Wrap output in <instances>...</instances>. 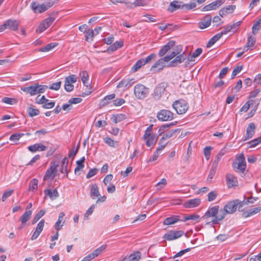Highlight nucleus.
Here are the masks:
<instances>
[{
  "instance_id": "nucleus-1",
  "label": "nucleus",
  "mask_w": 261,
  "mask_h": 261,
  "mask_svg": "<svg viewBox=\"0 0 261 261\" xmlns=\"http://www.w3.org/2000/svg\"><path fill=\"white\" fill-rule=\"evenodd\" d=\"M243 205V201L239 199H235L228 202L224 207L219 211V215L217 220L214 221L215 223H219L226 216L227 214L234 213L239 206V208Z\"/></svg>"
},
{
  "instance_id": "nucleus-2",
  "label": "nucleus",
  "mask_w": 261,
  "mask_h": 261,
  "mask_svg": "<svg viewBox=\"0 0 261 261\" xmlns=\"http://www.w3.org/2000/svg\"><path fill=\"white\" fill-rule=\"evenodd\" d=\"M182 51V46L181 45H177L174 48L172 52L168 54L167 56L169 57L170 60L173 58H175L171 61L167 67H174L177 64L184 62L186 58V55L184 54H180Z\"/></svg>"
},
{
  "instance_id": "nucleus-3",
  "label": "nucleus",
  "mask_w": 261,
  "mask_h": 261,
  "mask_svg": "<svg viewBox=\"0 0 261 261\" xmlns=\"http://www.w3.org/2000/svg\"><path fill=\"white\" fill-rule=\"evenodd\" d=\"M172 108L178 114H185L188 110L189 106L187 101L182 99L175 101L172 105Z\"/></svg>"
},
{
  "instance_id": "nucleus-4",
  "label": "nucleus",
  "mask_w": 261,
  "mask_h": 261,
  "mask_svg": "<svg viewBox=\"0 0 261 261\" xmlns=\"http://www.w3.org/2000/svg\"><path fill=\"white\" fill-rule=\"evenodd\" d=\"M149 92V88L141 84H138L134 87V94L135 96L140 99L146 97L148 94Z\"/></svg>"
},
{
  "instance_id": "nucleus-5",
  "label": "nucleus",
  "mask_w": 261,
  "mask_h": 261,
  "mask_svg": "<svg viewBox=\"0 0 261 261\" xmlns=\"http://www.w3.org/2000/svg\"><path fill=\"white\" fill-rule=\"evenodd\" d=\"M232 166L237 172L240 171L242 173L244 172L246 164L245 158L243 154H241L237 158L236 162H233L232 164Z\"/></svg>"
},
{
  "instance_id": "nucleus-6",
  "label": "nucleus",
  "mask_w": 261,
  "mask_h": 261,
  "mask_svg": "<svg viewBox=\"0 0 261 261\" xmlns=\"http://www.w3.org/2000/svg\"><path fill=\"white\" fill-rule=\"evenodd\" d=\"M54 2H48L46 3V4H38L37 2H34L32 3L31 7L32 9L35 13L39 12L42 13L48 9V8L53 6L54 4Z\"/></svg>"
},
{
  "instance_id": "nucleus-7",
  "label": "nucleus",
  "mask_w": 261,
  "mask_h": 261,
  "mask_svg": "<svg viewBox=\"0 0 261 261\" xmlns=\"http://www.w3.org/2000/svg\"><path fill=\"white\" fill-rule=\"evenodd\" d=\"M219 205H215L212 207H210L208 208V210L207 211V212L205 213L204 215L203 216V218H208L209 217H214V219L211 221L212 224H219V223H215L214 222V221H215L217 219V217L219 215Z\"/></svg>"
},
{
  "instance_id": "nucleus-8",
  "label": "nucleus",
  "mask_w": 261,
  "mask_h": 261,
  "mask_svg": "<svg viewBox=\"0 0 261 261\" xmlns=\"http://www.w3.org/2000/svg\"><path fill=\"white\" fill-rule=\"evenodd\" d=\"M77 77L75 74L70 75L66 76L65 79L64 89L68 92H70L73 91L74 86L73 83L76 82Z\"/></svg>"
},
{
  "instance_id": "nucleus-9",
  "label": "nucleus",
  "mask_w": 261,
  "mask_h": 261,
  "mask_svg": "<svg viewBox=\"0 0 261 261\" xmlns=\"http://www.w3.org/2000/svg\"><path fill=\"white\" fill-rule=\"evenodd\" d=\"M157 118L162 121H170L173 119L174 114L169 110L163 109L158 113Z\"/></svg>"
},
{
  "instance_id": "nucleus-10",
  "label": "nucleus",
  "mask_w": 261,
  "mask_h": 261,
  "mask_svg": "<svg viewBox=\"0 0 261 261\" xmlns=\"http://www.w3.org/2000/svg\"><path fill=\"white\" fill-rule=\"evenodd\" d=\"M170 60L169 57L166 55L158 60L151 67L150 70L154 72L156 71V68H158V70H163L166 67L165 62H168Z\"/></svg>"
},
{
  "instance_id": "nucleus-11",
  "label": "nucleus",
  "mask_w": 261,
  "mask_h": 261,
  "mask_svg": "<svg viewBox=\"0 0 261 261\" xmlns=\"http://www.w3.org/2000/svg\"><path fill=\"white\" fill-rule=\"evenodd\" d=\"M55 18L53 17H49L44 19L39 24L38 27L36 29V32L37 33H42L47 28L50 26L55 21Z\"/></svg>"
},
{
  "instance_id": "nucleus-12",
  "label": "nucleus",
  "mask_w": 261,
  "mask_h": 261,
  "mask_svg": "<svg viewBox=\"0 0 261 261\" xmlns=\"http://www.w3.org/2000/svg\"><path fill=\"white\" fill-rule=\"evenodd\" d=\"M59 164H56L55 162H51L50 167L47 170L45 173L43 180H46L48 178L50 177L53 179L56 176L55 172L57 171V168Z\"/></svg>"
},
{
  "instance_id": "nucleus-13",
  "label": "nucleus",
  "mask_w": 261,
  "mask_h": 261,
  "mask_svg": "<svg viewBox=\"0 0 261 261\" xmlns=\"http://www.w3.org/2000/svg\"><path fill=\"white\" fill-rule=\"evenodd\" d=\"M166 87V84L164 83H161L156 86L153 93L154 98L159 99L164 94Z\"/></svg>"
},
{
  "instance_id": "nucleus-14",
  "label": "nucleus",
  "mask_w": 261,
  "mask_h": 261,
  "mask_svg": "<svg viewBox=\"0 0 261 261\" xmlns=\"http://www.w3.org/2000/svg\"><path fill=\"white\" fill-rule=\"evenodd\" d=\"M175 45V41L174 40H170L167 42L164 46H163L159 52V56L162 57H164L166 53H167L170 49L173 48Z\"/></svg>"
},
{
  "instance_id": "nucleus-15",
  "label": "nucleus",
  "mask_w": 261,
  "mask_h": 261,
  "mask_svg": "<svg viewBox=\"0 0 261 261\" xmlns=\"http://www.w3.org/2000/svg\"><path fill=\"white\" fill-rule=\"evenodd\" d=\"M183 234L184 232L182 231H170L165 233L163 238L168 241H172L180 238Z\"/></svg>"
},
{
  "instance_id": "nucleus-16",
  "label": "nucleus",
  "mask_w": 261,
  "mask_h": 261,
  "mask_svg": "<svg viewBox=\"0 0 261 261\" xmlns=\"http://www.w3.org/2000/svg\"><path fill=\"white\" fill-rule=\"evenodd\" d=\"M225 2V0H216L203 7L202 11L216 10Z\"/></svg>"
},
{
  "instance_id": "nucleus-17",
  "label": "nucleus",
  "mask_w": 261,
  "mask_h": 261,
  "mask_svg": "<svg viewBox=\"0 0 261 261\" xmlns=\"http://www.w3.org/2000/svg\"><path fill=\"white\" fill-rule=\"evenodd\" d=\"M226 185L229 188L236 187L238 185L237 177L231 173H228L226 175Z\"/></svg>"
},
{
  "instance_id": "nucleus-18",
  "label": "nucleus",
  "mask_w": 261,
  "mask_h": 261,
  "mask_svg": "<svg viewBox=\"0 0 261 261\" xmlns=\"http://www.w3.org/2000/svg\"><path fill=\"white\" fill-rule=\"evenodd\" d=\"M6 29H10L12 31H16L19 25V22L17 20L8 19L4 22Z\"/></svg>"
},
{
  "instance_id": "nucleus-19",
  "label": "nucleus",
  "mask_w": 261,
  "mask_h": 261,
  "mask_svg": "<svg viewBox=\"0 0 261 261\" xmlns=\"http://www.w3.org/2000/svg\"><path fill=\"white\" fill-rule=\"evenodd\" d=\"M44 223L45 221L44 220L42 219L37 224L35 231L34 232L31 237L32 240H36L38 237L41 231L43 230Z\"/></svg>"
},
{
  "instance_id": "nucleus-20",
  "label": "nucleus",
  "mask_w": 261,
  "mask_h": 261,
  "mask_svg": "<svg viewBox=\"0 0 261 261\" xmlns=\"http://www.w3.org/2000/svg\"><path fill=\"white\" fill-rule=\"evenodd\" d=\"M21 90L24 92L29 93L31 96L39 94L36 83L29 87H21Z\"/></svg>"
},
{
  "instance_id": "nucleus-21",
  "label": "nucleus",
  "mask_w": 261,
  "mask_h": 261,
  "mask_svg": "<svg viewBox=\"0 0 261 261\" xmlns=\"http://www.w3.org/2000/svg\"><path fill=\"white\" fill-rule=\"evenodd\" d=\"M136 82L134 79H124L120 81L117 86V88H129L133 84Z\"/></svg>"
},
{
  "instance_id": "nucleus-22",
  "label": "nucleus",
  "mask_w": 261,
  "mask_h": 261,
  "mask_svg": "<svg viewBox=\"0 0 261 261\" xmlns=\"http://www.w3.org/2000/svg\"><path fill=\"white\" fill-rule=\"evenodd\" d=\"M261 211V206L254 207L247 211H244L242 214V217L246 218L253 216Z\"/></svg>"
},
{
  "instance_id": "nucleus-23",
  "label": "nucleus",
  "mask_w": 261,
  "mask_h": 261,
  "mask_svg": "<svg viewBox=\"0 0 261 261\" xmlns=\"http://www.w3.org/2000/svg\"><path fill=\"white\" fill-rule=\"evenodd\" d=\"M212 21V17L210 15H207L203 17L201 21L199 22L198 25L201 29H203L208 27Z\"/></svg>"
},
{
  "instance_id": "nucleus-24",
  "label": "nucleus",
  "mask_w": 261,
  "mask_h": 261,
  "mask_svg": "<svg viewBox=\"0 0 261 261\" xmlns=\"http://www.w3.org/2000/svg\"><path fill=\"white\" fill-rule=\"evenodd\" d=\"M182 2L174 1L170 3L168 10L170 12H173L178 9H182Z\"/></svg>"
},
{
  "instance_id": "nucleus-25",
  "label": "nucleus",
  "mask_w": 261,
  "mask_h": 261,
  "mask_svg": "<svg viewBox=\"0 0 261 261\" xmlns=\"http://www.w3.org/2000/svg\"><path fill=\"white\" fill-rule=\"evenodd\" d=\"M256 126L254 123H250L246 129V135L245 140L251 138L254 134Z\"/></svg>"
},
{
  "instance_id": "nucleus-26",
  "label": "nucleus",
  "mask_w": 261,
  "mask_h": 261,
  "mask_svg": "<svg viewBox=\"0 0 261 261\" xmlns=\"http://www.w3.org/2000/svg\"><path fill=\"white\" fill-rule=\"evenodd\" d=\"M235 9V5H228L221 9L219 13L220 16L223 17L226 14L232 13Z\"/></svg>"
},
{
  "instance_id": "nucleus-27",
  "label": "nucleus",
  "mask_w": 261,
  "mask_h": 261,
  "mask_svg": "<svg viewBox=\"0 0 261 261\" xmlns=\"http://www.w3.org/2000/svg\"><path fill=\"white\" fill-rule=\"evenodd\" d=\"M44 193L45 196H48L51 199L53 200L59 196V194L57 189H54L53 191L49 189L44 190Z\"/></svg>"
},
{
  "instance_id": "nucleus-28",
  "label": "nucleus",
  "mask_w": 261,
  "mask_h": 261,
  "mask_svg": "<svg viewBox=\"0 0 261 261\" xmlns=\"http://www.w3.org/2000/svg\"><path fill=\"white\" fill-rule=\"evenodd\" d=\"M64 216H65L64 213L61 212L59 214L58 220L56 222L55 225V229L57 231H59L61 229L62 226L63 225V224L64 223V221L62 222Z\"/></svg>"
},
{
  "instance_id": "nucleus-29",
  "label": "nucleus",
  "mask_w": 261,
  "mask_h": 261,
  "mask_svg": "<svg viewBox=\"0 0 261 261\" xmlns=\"http://www.w3.org/2000/svg\"><path fill=\"white\" fill-rule=\"evenodd\" d=\"M224 32H225L224 31V32H221L220 33H218L216 35H215L214 36H213L208 42V43L206 45V47H210L213 45H214L219 39H220L221 38V37L223 35V33H224Z\"/></svg>"
},
{
  "instance_id": "nucleus-30",
  "label": "nucleus",
  "mask_w": 261,
  "mask_h": 261,
  "mask_svg": "<svg viewBox=\"0 0 261 261\" xmlns=\"http://www.w3.org/2000/svg\"><path fill=\"white\" fill-rule=\"evenodd\" d=\"M90 196L93 199H94L96 197L100 196L98 187L96 184H94L91 185L90 189Z\"/></svg>"
},
{
  "instance_id": "nucleus-31",
  "label": "nucleus",
  "mask_w": 261,
  "mask_h": 261,
  "mask_svg": "<svg viewBox=\"0 0 261 261\" xmlns=\"http://www.w3.org/2000/svg\"><path fill=\"white\" fill-rule=\"evenodd\" d=\"M80 75L83 83L85 86L88 87L89 85L88 73L87 71L84 70L80 73Z\"/></svg>"
},
{
  "instance_id": "nucleus-32",
  "label": "nucleus",
  "mask_w": 261,
  "mask_h": 261,
  "mask_svg": "<svg viewBox=\"0 0 261 261\" xmlns=\"http://www.w3.org/2000/svg\"><path fill=\"white\" fill-rule=\"evenodd\" d=\"M224 154V152H223L222 150H221L216 156L215 159L212 165V167H213V168H217L218 164L220 162V161L221 160L222 157Z\"/></svg>"
},
{
  "instance_id": "nucleus-33",
  "label": "nucleus",
  "mask_w": 261,
  "mask_h": 261,
  "mask_svg": "<svg viewBox=\"0 0 261 261\" xmlns=\"http://www.w3.org/2000/svg\"><path fill=\"white\" fill-rule=\"evenodd\" d=\"M157 139L158 137H156L155 135H152L150 137H149L146 139H144V140L145 141L146 145L148 147H150L156 143Z\"/></svg>"
},
{
  "instance_id": "nucleus-34",
  "label": "nucleus",
  "mask_w": 261,
  "mask_h": 261,
  "mask_svg": "<svg viewBox=\"0 0 261 261\" xmlns=\"http://www.w3.org/2000/svg\"><path fill=\"white\" fill-rule=\"evenodd\" d=\"M85 161L84 156L82 157L80 160L76 161V167L75 168L74 172L75 174L80 172L84 167V162Z\"/></svg>"
},
{
  "instance_id": "nucleus-35",
  "label": "nucleus",
  "mask_w": 261,
  "mask_h": 261,
  "mask_svg": "<svg viewBox=\"0 0 261 261\" xmlns=\"http://www.w3.org/2000/svg\"><path fill=\"white\" fill-rule=\"evenodd\" d=\"M126 118L125 115L122 114H119L117 115H113L111 118V120L115 123H117L125 119Z\"/></svg>"
},
{
  "instance_id": "nucleus-36",
  "label": "nucleus",
  "mask_w": 261,
  "mask_h": 261,
  "mask_svg": "<svg viewBox=\"0 0 261 261\" xmlns=\"http://www.w3.org/2000/svg\"><path fill=\"white\" fill-rule=\"evenodd\" d=\"M144 58L139 60L131 68L132 71L135 72L138 71L142 66L145 65Z\"/></svg>"
},
{
  "instance_id": "nucleus-37",
  "label": "nucleus",
  "mask_w": 261,
  "mask_h": 261,
  "mask_svg": "<svg viewBox=\"0 0 261 261\" xmlns=\"http://www.w3.org/2000/svg\"><path fill=\"white\" fill-rule=\"evenodd\" d=\"M32 211L31 210L27 211L20 218V221L22 224L25 223L31 218Z\"/></svg>"
},
{
  "instance_id": "nucleus-38",
  "label": "nucleus",
  "mask_w": 261,
  "mask_h": 261,
  "mask_svg": "<svg viewBox=\"0 0 261 261\" xmlns=\"http://www.w3.org/2000/svg\"><path fill=\"white\" fill-rule=\"evenodd\" d=\"M68 163V160L66 157H65L62 161L61 164V169L60 170V172L61 173H65L66 174V176H68V170H67V165Z\"/></svg>"
},
{
  "instance_id": "nucleus-39",
  "label": "nucleus",
  "mask_w": 261,
  "mask_h": 261,
  "mask_svg": "<svg viewBox=\"0 0 261 261\" xmlns=\"http://www.w3.org/2000/svg\"><path fill=\"white\" fill-rule=\"evenodd\" d=\"M178 216L171 217L166 218L164 221V224L169 225L177 222L179 219Z\"/></svg>"
},
{
  "instance_id": "nucleus-40",
  "label": "nucleus",
  "mask_w": 261,
  "mask_h": 261,
  "mask_svg": "<svg viewBox=\"0 0 261 261\" xmlns=\"http://www.w3.org/2000/svg\"><path fill=\"white\" fill-rule=\"evenodd\" d=\"M58 45V43H50L48 44H47L46 46L41 47L39 49V51L41 52H45V51H48L51 49L55 47L56 46Z\"/></svg>"
},
{
  "instance_id": "nucleus-41",
  "label": "nucleus",
  "mask_w": 261,
  "mask_h": 261,
  "mask_svg": "<svg viewBox=\"0 0 261 261\" xmlns=\"http://www.w3.org/2000/svg\"><path fill=\"white\" fill-rule=\"evenodd\" d=\"M38 180L36 178H33L29 183V190L34 191L38 188Z\"/></svg>"
},
{
  "instance_id": "nucleus-42",
  "label": "nucleus",
  "mask_w": 261,
  "mask_h": 261,
  "mask_svg": "<svg viewBox=\"0 0 261 261\" xmlns=\"http://www.w3.org/2000/svg\"><path fill=\"white\" fill-rule=\"evenodd\" d=\"M176 131V130H172L165 134H164L162 138L159 141V144H161L163 143V141H165L166 140L171 138Z\"/></svg>"
},
{
  "instance_id": "nucleus-43",
  "label": "nucleus",
  "mask_w": 261,
  "mask_h": 261,
  "mask_svg": "<svg viewBox=\"0 0 261 261\" xmlns=\"http://www.w3.org/2000/svg\"><path fill=\"white\" fill-rule=\"evenodd\" d=\"M107 245L104 244L95 249L94 251L92 252L93 255L94 257L98 256L99 254H100L105 250L107 248Z\"/></svg>"
},
{
  "instance_id": "nucleus-44",
  "label": "nucleus",
  "mask_w": 261,
  "mask_h": 261,
  "mask_svg": "<svg viewBox=\"0 0 261 261\" xmlns=\"http://www.w3.org/2000/svg\"><path fill=\"white\" fill-rule=\"evenodd\" d=\"M45 213V211L41 210L39 211L34 216L32 224H34L36 223Z\"/></svg>"
},
{
  "instance_id": "nucleus-45",
  "label": "nucleus",
  "mask_w": 261,
  "mask_h": 261,
  "mask_svg": "<svg viewBox=\"0 0 261 261\" xmlns=\"http://www.w3.org/2000/svg\"><path fill=\"white\" fill-rule=\"evenodd\" d=\"M183 205L187 208H192L196 206V198L186 201Z\"/></svg>"
},
{
  "instance_id": "nucleus-46",
  "label": "nucleus",
  "mask_w": 261,
  "mask_h": 261,
  "mask_svg": "<svg viewBox=\"0 0 261 261\" xmlns=\"http://www.w3.org/2000/svg\"><path fill=\"white\" fill-rule=\"evenodd\" d=\"M141 255L140 251H136L134 254H131L129 256L127 261H138L141 257Z\"/></svg>"
},
{
  "instance_id": "nucleus-47",
  "label": "nucleus",
  "mask_w": 261,
  "mask_h": 261,
  "mask_svg": "<svg viewBox=\"0 0 261 261\" xmlns=\"http://www.w3.org/2000/svg\"><path fill=\"white\" fill-rule=\"evenodd\" d=\"M260 23H261V19H259L252 26V33L254 35H255L257 33L259 29Z\"/></svg>"
},
{
  "instance_id": "nucleus-48",
  "label": "nucleus",
  "mask_w": 261,
  "mask_h": 261,
  "mask_svg": "<svg viewBox=\"0 0 261 261\" xmlns=\"http://www.w3.org/2000/svg\"><path fill=\"white\" fill-rule=\"evenodd\" d=\"M182 9L190 10L196 7V3H195L194 1H192L189 4H184V3L182 2Z\"/></svg>"
},
{
  "instance_id": "nucleus-49",
  "label": "nucleus",
  "mask_w": 261,
  "mask_h": 261,
  "mask_svg": "<svg viewBox=\"0 0 261 261\" xmlns=\"http://www.w3.org/2000/svg\"><path fill=\"white\" fill-rule=\"evenodd\" d=\"M27 112L29 114V116L31 117H34L35 116H37L39 114V111L38 109H34L31 107H29L27 109Z\"/></svg>"
},
{
  "instance_id": "nucleus-50",
  "label": "nucleus",
  "mask_w": 261,
  "mask_h": 261,
  "mask_svg": "<svg viewBox=\"0 0 261 261\" xmlns=\"http://www.w3.org/2000/svg\"><path fill=\"white\" fill-rule=\"evenodd\" d=\"M14 193L13 189H10L8 191H5L2 197V201L4 202L6 199L10 197Z\"/></svg>"
},
{
  "instance_id": "nucleus-51",
  "label": "nucleus",
  "mask_w": 261,
  "mask_h": 261,
  "mask_svg": "<svg viewBox=\"0 0 261 261\" xmlns=\"http://www.w3.org/2000/svg\"><path fill=\"white\" fill-rule=\"evenodd\" d=\"M176 123H177V121H175V122H171L169 124H165L162 125L160 127L159 130V135H161L164 132V130L166 128H169V127L175 125Z\"/></svg>"
},
{
  "instance_id": "nucleus-52",
  "label": "nucleus",
  "mask_w": 261,
  "mask_h": 261,
  "mask_svg": "<svg viewBox=\"0 0 261 261\" xmlns=\"http://www.w3.org/2000/svg\"><path fill=\"white\" fill-rule=\"evenodd\" d=\"M261 143V136L257 138H255L248 142V144L250 145V147H254L257 145L258 144Z\"/></svg>"
},
{
  "instance_id": "nucleus-53",
  "label": "nucleus",
  "mask_w": 261,
  "mask_h": 261,
  "mask_svg": "<svg viewBox=\"0 0 261 261\" xmlns=\"http://www.w3.org/2000/svg\"><path fill=\"white\" fill-rule=\"evenodd\" d=\"M2 101L7 104L13 105L17 102V100L14 98L5 97L2 98Z\"/></svg>"
},
{
  "instance_id": "nucleus-54",
  "label": "nucleus",
  "mask_w": 261,
  "mask_h": 261,
  "mask_svg": "<svg viewBox=\"0 0 261 261\" xmlns=\"http://www.w3.org/2000/svg\"><path fill=\"white\" fill-rule=\"evenodd\" d=\"M213 149L211 146H206L203 149V153L205 159L208 160L211 155V151Z\"/></svg>"
},
{
  "instance_id": "nucleus-55",
  "label": "nucleus",
  "mask_w": 261,
  "mask_h": 261,
  "mask_svg": "<svg viewBox=\"0 0 261 261\" xmlns=\"http://www.w3.org/2000/svg\"><path fill=\"white\" fill-rule=\"evenodd\" d=\"M24 135V134L23 133H15L10 136V140L12 141H17Z\"/></svg>"
},
{
  "instance_id": "nucleus-56",
  "label": "nucleus",
  "mask_w": 261,
  "mask_h": 261,
  "mask_svg": "<svg viewBox=\"0 0 261 261\" xmlns=\"http://www.w3.org/2000/svg\"><path fill=\"white\" fill-rule=\"evenodd\" d=\"M152 126L153 125L151 124L146 128V130L145 131V134L143 137V139H146V138H148L149 137H150L152 135L151 132Z\"/></svg>"
},
{
  "instance_id": "nucleus-57",
  "label": "nucleus",
  "mask_w": 261,
  "mask_h": 261,
  "mask_svg": "<svg viewBox=\"0 0 261 261\" xmlns=\"http://www.w3.org/2000/svg\"><path fill=\"white\" fill-rule=\"evenodd\" d=\"M256 41V39L255 37H252L251 36H249L247 38V42L246 44L247 45V46L252 47L254 44H255Z\"/></svg>"
},
{
  "instance_id": "nucleus-58",
  "label": "nucleus",
  "mask_w": 261,
  "mask_h": 261,
  "mask_svg": "<svg viewBox=\"0 0 261 261\" xmlns=\"http://www.w3.org/2000/svg\"><path fill=\"white\" fill-rule=\"evenodd\" d=\"M243 68V66H238L236 67L232 72L231 74V79H233L236 75H237L239 73L241 72Z\"/></svg>"
},
{
  "instance_id": "nucleus-59",
  "label": "nucleus",
  "mask_w": 261,
  "mask_h": 261,
  "mask_svg": "<svg viewBox=\"0 0 261 261\" xmlns=\"http://www.w3.org/2000/svg\"><path fill=\"white\" fill-rule=\"evenodd\" d=\"M61 81L53 83L50 85L49 88L51 90H58L61 87Z\"/></svg>"
},
{
  "instance_id": "nucleus-60",
  "label": "nucleus",
  "mask_w": 261,
  "mask_h": 261,
  "mask_svg": "<svg viewBox=\"0 0 261 261\" xmlns=\"http://www.w3.org/2000/svg\"><path fill=\"white\" fill-rule=\"evenodd\" d=\"M94 36V33L93 30L92 29H89V30L87 31V32H86V33L85 34L86 40L87 41H88L89 37H90V38H91L90 40H92Z\"/></svg>"
},
{
  "instance_id": "nucleus-61",
  "label": "nucleus",
  "mask_w": 261,
  "mask_h": 261,
  "mask_svg": "<svg viewBox=\"0 0 261 261\" xmlns=\"http://www.w3.org/2000/svg\"><path fill=\"white\" fill-rule=\"evenodd\" d=\"M104 142L111 147H115V144L116 143V142L109 137L104 138Z\"/></svg>"
},
{
  "instance_id": "nucleus-62",
  "label": "nucleus",
  "mask_w": 261,
  "mask_h": 261,
  "mask_svg": "<svg viewBox=\"0 0 261 261\" xmlns=\"http://www.w3.org/2000/svg\"><path fill=\"white\" fill-rule=\"evenodd\" d=\"M134 7L138 6H145L147 5L146 1L145 0H136L134 2Z\"/></svg>"
},
{
  "instance_id": "nucleus-63",
  "label": "nucleus",
  "mask_w": 261,
  "mask_h": 261,
  "mask_svg": "<svg viewBox=\"0 0 261 261\" xmlns=\"http://www.w3.org/2000/svg\"><path fill=\"white\" fill-rule=\"evenodd\" d=\"M217 196V194L216 192H215V191H212V192H210L207 195L208 201H212L216 199Z\"/></svg>"
},
{
  "instance_id": "nucleus-64",
  "label": "nucleus",
  "mask_w": 261,
  "mask_h": 261,
  "mask_svg": "<svg viewBox=\"0 0 261 261\" xmlns=\"http://www.w3.org/2000/svg\"><path fill=\"white\" fill-rule=\"evenodd\" d=\"M113 178V175L111 174H108L104 178L103 182L105 185L110 184Z\"/></svg>"
}]
</instances>
